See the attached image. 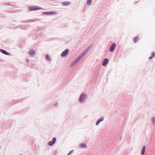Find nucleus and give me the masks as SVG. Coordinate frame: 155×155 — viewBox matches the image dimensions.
Here are the masks:
<instances>
[{
  "label": "nucleus",
  "mask_w": 155,
  "mask_h": 155,
  "mask_svg": "<svg viewBox=\"0 0 155 155\" xmlns=\"http://www.w3.org/2000/svg\"><path fill=\"white\" fill-rule=\"evenodd\" d=\"M71 3L68 2H62V5L64 6H68L70 5Z\"/></svg>",
  "instance_id": "12"
},
{
  "label": "nucleus",
  "mask_w": 155,
  "mask_h": 155,
  "mask_svg": "<svg viewBox=\"0 0 155 155\" xmlns=\"http://www.w3.org/2000/svg\"><path fill=\"white\" fill-rule=\"evenodd\" d=\"M56 141V137H54L52 139V140L49 141L48 143V144L50 146L53 145L55 143Z\"/></svg>",
  "instance_id": "5"
},
{
  "label": "nucleus",
  "mask_w": 155,
  "mask_h": 155,
  "mask_svg": "<svg viewBox=\"0 0 155 155\" xmlns=\"http://www.w3.org/2000/svg\"><path fill=\"white\" fill-rule=\"evenodd\" d=\"M155 57V52H153L151 56L149 57V59H151L152 58H154Z\"/></svg>",
  "instance_id": "17"
},
{
  "label": "nucleus",
  "mask_w": 155,
  "mask_h": 155,
  "mask_svg": "<svg viewBox=\"0 0 155 155\" xmlns=\"http://www.w3.org/2000/svg\"><path fill=\"white\" fill-rule=\"evenodd\" d=\"M145 149H146L145 146H143V147L142 149L141 150V155H144Z\"/></svg>",
  "instance_id": "13"
},
{
  "label": "nucleus",
  "mask_w": 155,
  "mask_h": 155,
  "mask_svg": "<svg viewBox=\"0 0 155 155\" xmlns=\"http://www.w3.org/2000/svg\"><path fill=\"white\" fill-rule=\"evenodd\" d=\"M23 22H25L23 21Z\"/></svg>",
  "instance_id": "29"
},
{
  "label": "nucleus",
  "mask_w": 155,
  "mask_h": 155,
  "mask_svg": "<svg viewBox=\"0 0 155 155\" xmlns=\"http://www.w3.org/2000/svg\"><path fill=\"white\" fill-rule=\"evenodd\" d=\"M80 146L82 148H86L87 147V144L84 143H81L80 144Z\"/></svg>",
  "instance_id": "14"
},
{
  "label": "nucleus",
  "mask_w": 155,
  "mask_h": 155,
  "mask_svg": "<svg viewBox=\"0 0 155 155\" xmlns=\"http://www.w3.org/2000/svg\"><path fill=\"white\" fill-rule=\"evenodd\" d=\"M77 63L75 61H74L70 64V67H72L74 66Z\"/></svg>",
  "instance_id": "20"
},
{
  "label": "nucleus",
  "mask_w": 155,
  "mask_h": 155,
  "mask_svg": "<svg viewBox=\"0 0 155 155\" xmlns=\"http://www.w3.org/2000/svg\"><path fill=\"white\" fill-rule=\"evenodd\" d=\"M35 51L34 50H31L29 51L28 54L31 56H32L34 54H35Z\"/></svg>",
  "instance_id": "10"
},
{
  "label": "nucleus",
  "mask_w": 155,
  "mask_h": 155,
  "mask_svg": "<svg viewBox=\"0 0 155 155\" xmlns=\"http://www.w3.org/2000/svg\"><path fill=\"white\" fill-rule=\"evenodd\" d=\"M116 44L114 43L110 46V47L109 51L110 52H113L115 49L116 47Z\"/></svg>",
  "instance_id": "4"
},
{
  "label": "nucleus",
  "mask_w": 155,
  "mask_h": 155,
  "mask_svg": "<svg viewBox=\"0 0 155 155\" xmlns=\"http://www.w3.org/2000/svg\"><path fill=\"white\" fill-rule=\"evenodd\" d=\"M29 109H30L29 107H26L23 109L22 112L25 113L26 112L28 111L29 110Z\"/></svg>",
  "instance_id": "21"
},
{
  "label": "nucleus",
  "mask_w": 155,
  "mask_h": 155,
  "mask_svg": "<svg viewBox=\"0 0 155 155\" xmlns=\"http://www.w3.org/2000/svg\"><path fill=\"white\" fill-rule=\"evenodd\" d=\"M25 100V98H23L21 99H19L18 100L15 101L14 102V103H20Z\"/></svg>",
  "instance_id": "15"
},
{
  "label": "nucleus",
  "mask_w": 155,
  "mask_h": 155,
  "mask_svg": "<svg viewBox=\"0 0 155 155\" xmlns=\"http://www.w3.org/2000/svg\"><path fill=\"white\" fill-rule=\"evenodd\" d=\"M83 57L80 54L74 60L77 63Z\"/></svg>",
  "instance_id": "11"
},
{
  "label": "nucleus",
  "mask_w": 155,
  "mask_h": 155,
  "mask_svg": "<svg viewBox=\"0 0 155 155\" xmlns=\"http://www.w3.org/2000/svg\"><path fill=\"white\" fill-rule=\"evenodd\" d=\"M104 117L102 116L101 118L98 119L96 123V126H98L101 122H102L104 120Z\"/></svg>",
  "instance_id": "8"
},
{
  "label": "nucleus",
  "mask_w": 155,
  "mask_h": 155,
  "mask_svg": "<svg viewBox=\"0 0 155 155\" xmlns=\"http://www.w3.org/2000/svg\"><path fill=\"white\" fill-rule=\"evenodd\" d=\"M109 59L107 58H105L102 61V65L104 66H106L108 64Z\"/></svg>",
  "instance_id": "7"
},
{
  "label": "nucleus",
  "mask_w": 155,
  "mask_h": 155,
  "mask_svg": "<svg viewBox=\"0 0 155 155\" xmlns=\"http://www.w3.org/2000/svg\"><path fill=\"white\" fill-rule=\"evenodd\" d=\"M91 47H89L86 49H88V51L90 49Z\"/></svg>",
  "instance_id": "26"
},
{
  "label": "nucleus",
  "mask_w": 155,
  "mask_h": 155,
  "mask_svg": "<svg viewBox=\"0 0 155 155\" xmlns=\"http://www.w3.org/2000/svg\"><path fill=\"white\" fill-rule=\"evenodd\" d=\"M92 0H87V3L88 5H90L91 4Z\"/></svg>",
  "instance_id": "22"
},
{
  "label": "nucleus",
  "mask_w": 155,
  "mask_h": 155,
  "mask_svg": "<svg viewBox=\"0 0 155 155\" xmlns=\"http://www.w3.org/2000/svg\"><path fill=\"white\" fill-rule=\"evenodd\" d=\"M45 57L47 60H48L49 61H51V58L48 54H46L45 55Z\"/></svg>",
  "instance_id": "19"
},
{
  "label": "nucleus",
  "mask_w": 155,
  "mask_h": 155,
  "mask_svg": "<svg viewBox=\"0 0 155 155\" xmlns=\"http://www.w3.org/2000/svg\"><path fill=\"white\" fill-rule=\"evenodd\" d=\"M69 51V50L68 49H66L62 52L61 54V56L63 57H65L67 55Z\"/></svg>",
  "instance_id": "3"
},
{
  "label": "nucleus",
  "mask_w": 155,
  "mask_h": 155,
  "mask_svg": "<svg viewBox=\"0 0 155 155\" xmlns=\"http://www.w3.org/2000/svg\"><path fill=\"white\" fill-rule=\"evenodd\" d=\"M139 39V37L138 36H136V37H135L133 38V41L135 43H136L138 40Z\"/></svg>",
  "instance_id": "18"
},
{
  "label": "nucleus",
  "mask_w": 155,
  "mask_h": 155,
  "mask_svg": "<svg viewBox=\"0 0 155 155\" xmlns=\"http://www.w3.org/2000/svg\"><path fill=\"white\" fill-rule=\"evenodd\" d=\"M56 13V12H43L42 14V15H53Z\"/></svg>",
  "instance_id": "6"
},
{
  "label": "nucleus",
  "mask_w": 155,
  "mask_h": 155,
  "mask_svg": "<svg viewBox=\"0 0 155 155\" xmlns=\"http://www.w3.org/2000/svg\"><path fill=\"white\" fill-rule=\"evenodd\" d=\"M0 51L4 54L7 55H10V53H8L6 51L3 49H0Z\"/></svg>",
  "instance_id": "9"
},
{
  "label": "nucleus",
  "mask_w": 155,
  "mask_h": 155,
  "mask_svg": "<svg viewBox=\"0 0 155 155\" xmlns=\"http://www.w3.org/2000/svg\"><path fill=\"white\" fill-rule=\"evenodd\" d=\"M22 155V154H21V155Z\"/></svg>",
  "instance_id": "30"
},
{
  "label": "nucleus",
  "mask_w": 155,
  "mask_h": 155,
  "mask_svg": "<svg viewBox=\"0 0 155 155\" xmlns=\"http://www.w3.org/2000/svg\"><path fill=\"white\" fill-rule=\"evenodd\" d=\"M138 2H134V4H136V3H137Z\"/></svg>",
  "instance_id": "27"
},
{
  "label": "nucleus",
  "mask_w": 155,
  "mask_h": 155,
  "mask_svg": "<svg viewBox=\"0 0 155 155\" xmlns=\"http://www.w3.org/2000/svg\"><path fill=\"white\" fill-rule=\"evenodd\" d=\"M74 152V150H71L68 153L67 155H71Z\"/></svg>",
  "instance_id": "24"
},
{
  "label": "nucleus",
  "mask_w": 155,
  "mask_h": 155,
  "mask_svg": "<svg viewBox=\"0 0 155 155\" xmlns=\"http://www.w3.org/2000/svg\"><path fill=\"white\" fill-rule=\"evenodd\" d=\"M87 96L86 94L84 92L82 93L78 98V101L81 104L83 103L86 99Z\"/></svg>",
  "instance_id": "1"
},
{
  "label": "nucleus",
  "mask_w": 155,
  "mask_h": 155,
  "mask_svg": "<svg viewBox=\"0 0 155 155\" xmlns=\"http://www.w3.org/2000/svg\"><path fill=\"white\" fill-rule=\"evenodd\" d=\"M88 52V49H86L80 54L83 57Z\"/></svg>",
  "instance_id": "16"
},
{
  "label": "nucleus",
  "mask_w": 155,
  "mask_h": 155,
  "mask_svg": "<svg viewBox=\"0 0 155 155\" xmlns=\"http://www.w3.org/2000/svg\"><path fill=\"white\" fill-rule=\"evenodd\" d=\"M54 155H55L54 154Z\"/></svg>",
  "instance_id": "31"
},
{
  "label": "nucleus",
  "mask_w": 155,
  "mask_h": 155,
  "mask_svg": "<svg viewBox=\"0 0 155 155\" xmlns=\"http://www.w3.org/2000/svg\"><path fill=\"white\" fill-rule=\"evenodd\" d=\"M151 120L153 123L154 124L155 123V117H153L151 118Z\"/></svg>",
  "instance_id": "23"
},
{
  "label": "nucleus",
  "mask_w": 155,
  "mask_h": 155,
  "mask_svg": "<svg viewBox=\"0 0 155 155\" xmlns=\"http://www.w3.org/2000/svg\"><path fill=\"white\" fill-rule=\"evenodd\" d=\"M58 104V103L57 102L54 104V106H56Z\"/></svg>",
  "instance_id": "25"
},
{
  "label": "nucleus",
  "mask_w": 155,
  "mask_h": 155,
  "mask_svg": "<svg viewBox=\"0 0 155 155\" xmlns=\"http://www.w3.org/2000/svg\"><path fill=\"white\" fill-rule=\"evenodd\" d=\"M26 61L27 62H29V61L28 59H27L26 60Z\"/></svg>",
  "instance_id": "28"
},
{
  "label": "nucleus",
  "mask_w": 155,
  "mask_h": 155,
  "mask_svg": "<svg viewBox=\"0 0 155 155\" xmlns=\"http://www.w3.org/2000/svg\"><path fill=\"white\" fill-rule=\"evenodd\" d=\"M44 10L41 7L38 6H33L29 7L28 10L29 11H37L38 10Z\"/></svg>",
  "instance_id": "2"
}]
</instances>
